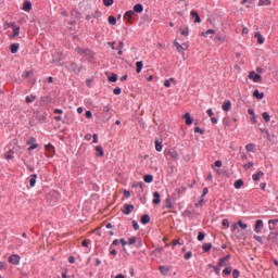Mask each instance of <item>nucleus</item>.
I'll return each instance as SVG.
<instances>
[{
    "label": "nucleus",
    "mask_w": 278,
    "mask_h": 278,
    "mask_svg": "<svg viewBox=\"0 0 278 278\" xmlns=\"http://www.w3.org/2000/svg\"><path fill=\"white\" fill-rule=\"evenodd\" d=\"M223 124L225 127H231V119H229V117H224Z\"/></svg>",
    "instance_id": "obj_45"
},
{
    "label": "nucleus",
    "mask_w": 278,
    "mask_h": 278,
    "mask_svg": "<svg viewBox=\"0 0 278 278\" xmlns=\"http://www.w3.org/2000/svg\"><path fill=\"white\" fill-rule=\"evenodd\" d=\"M192 257V251H189L185 254V260H190Z\"/></svg>",
    "instance_id": "obj_64"
},
{
    "label": "nucleus",
    "mask_w": 278,
    "mask_h": 278,
    "mask_svg": "<svg viewBox=\"0 0 278 278\" xmlns=\"http://www.w3.org/2000/svg\"><path fill=\"white\" fill-rule=\"evenodd\" d=\"M22 10L24 12H31V1L25 0Z\"/></svg>",
    "instance_id": "obj_16"
},
{
    "label": "nucleus",
    "mask_w": 278,
    "mask_h": 278,
    "mask_svg": "<svg viewBox=\"0 0 278 278\" xmlns=\"http://www.w3.org/2000/svg\"><path fill=\"white\" fill-rule=\"evenodd\" d=\"M242 186H244V180H242V179H238L233 184V188H236V190H240V188H242Z\"/></svg>",
    "instance_id": "obj_26"
},
{
    "label": "nucleus",
    "mask_w": 278,
    "mask_h": 278,
    "mask_svg": "<svg viewBox=\"0 0 278 278\" xmlns=\"http://www.w3.org/2000/svg\"><path fill=\"white\" fill-rule=\"evenodd\" d=\"M35 114H36L37 121L42 122L47 119V113H41L40 111H37Z\"/></svg>",
    "instance_id": "obj_20"
},
{
    "label": "nucleus",
    "mask_w": 278,
    "mask_h": 278,
    "mask_svg": "<svg viewBox=\"0 0 278 278\" xmlns=\"http://www.w3.org/2000/svg\"><path fill=\"white\" fill-rule=\"evenodd\" d=\"M109 81H111L112 84H116V81H118V75L112 73V74L109 76Z\"/></svg>",
    "instance_id": "obj_36"
},
{
    "label": "nucleus",
    "mask_w": 278,
    "mask_h": 278,
    "mask_svg": "<svg viewBox=\"0 0 278 278\" xmlns=\"http://www.w3.org/2000/svg\"><path fill=\"white\" fill-rule=\"evenodd\" d=\"M235 236L238 240H243L244 238V232H242V230L237 228V231L235 232Z\"/></svg>",
    "instance_id": "obj_35"
},
{
    "label": "nucleus",
    "mask_w": 278,
    "mask_h": 278,
    "mask_svg": "<svg viewBox=\"0 0 278 278\" xmlns=\"http://www.w3.org/2000/svg\"><path fill=\"white\" fill-rule=\"evenodd\" d=\"M31 75H34V71H25L22 75L23 79H27L28 77H31Z\"/></svg>",
    "instance_id": "obj_39"
},
{
    "label": "nucleus",
    "mask_w": 278,
    "mask_h": 278,
    "mask_svg": "<svg viewBox=\"0 0 278 278\" xmlns=\"http://www.w3.org/2000/svg\"><path fill=\"white\" fill-rule=\"evenodd\" d=\"M249 79H252V81H254L255 84H262V75L253 72H250L249 74Z\"/></svg>",
    "instance_id": "obj_3"
},
{
    "label": "nucleus",
    "mask_w": 278,
    "mask_h": 278,
    "mask_svg": "<svg viewBox=\"0 0 278 278\" xmlns=\"http://www.w3.org/2000/svg\"><path fill=\"white\" fill-rule=\"evenodd\" d=\"M260 177H264V172L258 170L256 174L252 175L253 181H260Z\"/></svg>",
    "instance_id": "obj_28"
},
{
    "label": "nucleus",
    "mask_w": 278,
    "mask_h": 278,
    "mask_svg": "<svg viewBox=\"0 0 278 278\" xmlns=\"http://www.w3.org/2000/svg\"><path fill=\"white\" fill-rule=\"evenodd\" d=\"M155 150L156 151H162V142H160V140H155Z\"/></svg>",
    "instance_id": "obj_50"
},
{
    "label": "nucleus",
    "mask_w": 278,
    "mask_h": 278,
    "mask_svg": "<svg viewBox=\"0 0 278 278\" xmlns=\"http://www.w3.org/2000/svg\"><path fill=\"white\" fill-rule=\"evenodd\" d=\"M164 247L156 248L154 251H152V255H155V253H163Z\"/></svg>",
    "instance_id": "obj_53"
},
{
    "label": "nucleus",
    "mask_w": 278,
    "mask_h": 278,
    "mask_svg": "<svg viewBox=\"0 0 278 278\" xmlns=\"http://www.w3.org/2000/svg\"><path fill=\"white\" fill-rule=\"evenodd\" d=\"M174 46L176 47L177 51L179 53H181L182 51H186V49H188V45L184 43V45H180L179 42L177 41H174Z\"/></svg>",
    "instance_id": "obj_13"
},
{
    "label": "nucleus",
    "mask_w": 278,
    "mask_h": 278,
    "mask_svg": "<svg viewBox=\"0 0 278 278\" xmlns=\"http://www.w3.org/2000/svg\"><path fill=\"white\" fill-rule=\"evenodd\" d=\"M103 5L110 8L111 5H114V0H103Z\"/></svg>",
    "instance_id": "obj_48"
},
{
    "label": "nucleus",
    "mask_w": 278,
    "mask_h": 278,
    "mask_svg": "<svg viewBox=\"0 0 278 278\" xmlns=\"http://www.w3.org/2000/svg\"><path fill=\"white\" fill-rule=\"evenodd\" d=\"M96 151H97V157H103V155H105V152L103 151V147L101 146H97L96 147Z\"/></svg>",
    "instance_id": "obj_23"
},
{
    "label": "nucleus",
    "mask_w": 278,
    "mask_h": 278,
    "mask_svg": "<svg viewBox=\"0 0 278 278\" xmlns=\"http://www.w3.org/2000/svg\"><path fill=\"white\" fill-rule=\"evenodd\" d=\"M238 226H239L241 229H247V227H249V225L242 223L241 219H239V222H238L237 224H232V225H231L232 231L238 230Z\"/></svg>",
    "instance_id": "obj_9"
},
{
    "label": "nucleus",
    "mask_w": 278,
    "mask_h": 278,
    "mask_svg": "<svg viewBox=\"0 0 278 278\" xmlns=\"http://www.w3.org/2000/svg\"><path fill=\"white\" fill-rule=\"evenodd\" d=\"M164 155H165V157H167V160H178V157H179V153H177V151H175V149L165 150Z\"/></svg>",
    "instance_id": "obj_2"
},
{
    "label": "nucleus",
    "mask_w": 278,
    "mask_h": 278,
    "mask_svg": "<svg viewBox=\"0 0 278 278\" xmlns=\"http://www.w3.org/2000/svg\"><path fill=\"white\" fill-rule=\"evenodd\" d=\"M198 240L199 242H203V240H205V233L203 231L198 232Z\"/></svg>",
    "instance_id": "obj_46"
},
{
    "label": "nucleus",
    "mask_w": 278,
    "mask_h": 278,
    "mask_svg": "<svg viewBox=\"0 0 278 278\" xmlns=\"http://www.w3.org/2000/svg\"><path fill=\"white\" fill-rule=\"evenodd\" d=\"M254 240H256V242H260V244H264V239H262V237L254 235Z\"/></svg>",
    "instance_id": "obj_55"
},
{
    "label": "nucleus",
    "mask_w": 278,
    "mask_h": 278,
    "mask_svg": "<svg viewBox=\"0 0 278 278\" xmlns=\"http://www.w3.org/2000/svg\"><path fill=\"white\" fill-rule=\"evenodd\" d=\"M232 277H233V278L240 277V270L233 269V270H232Z\"/></svg>",
    "instance_id": "obj_60"
},
{
    "label": "nucleus",
    "mask_w": 278,
    "mask_h": 278,
    "mask_svg": "<svg viewBox=\"0 0 278 278\" xmlns=\"http://www.w3.org/2000/svg\"><path fill=\"white\" fill-rule=\"evenodd\" d=\"M5 160H14V150H9L7 152Z\"/></svg>",
    "instance_id": "obj_41"
},
{
    "label": "nucleus",
    "mask_w": 278,
    "mask_h": 278,
    "mask_svg": "<svg viewBox=\"0 0 278 278\" xmlns=\"http://www.w3.org/2000/svg\"><path fill=\"white\" fill-rule=\"evenodd\" d=\"M143 181L146 184H153V175L147 174L146 176H143Z\"/></svg>",
    "instance_id": "obj_32"
},
{
    "label": "nucleus",
    "mask_w": 278,
    "mask_h": 278,
    "mask_svg": "<svg viewBox=\"0 0 278 278\" xmlns=\"http://www.w3.org/2000/svg\"><path fill=\"white\" fill-rule=\"evenodd\" d=\"M182 118L185 119L186 125H192V123H194V118L192 117V115H190L189 112L185 113Z\"/></svg>",
    "instance_id": "obj_10"
},
{
    "label": "nucleus",
    "mask_w": 278,
    "mask_h": 278,
    "mask_svg": "<svg viewBox=\"0 0 278 278\" xmlns=\"http://www.w3.org/2000/svg\"><path fill=\"white\" fill-rule=\"evenodd\" d=\"M9 263L14 264L15 266L21 263V256L18 254H12L9 257Z\"/></svg>",
    "instance_id": "obj_5"
},
{
    "label": "nucleus",
    "mask_w": 278,
    "mask_h": 278,
    "mask_svg": "<svg viewBox=\"0 0 278 278\" xmlns=\"http://www.w3.org/2000/svg\"><path fill=\"white\" fill-rule=\"evenodd\" d=\"M78 53H80V55H89V56H92V51H91L90 49L83 50V49H79V48H78Z\"/></svg>",
    "instance_id": "obj_31"
},
{
    "label": "nucleus",
    "mask_w": 278,
    "mask_h": 278,
    "mask_svg": "<svg viewBox=\"0 0 278 278\" xmlns=\"http://www.w3.org/2000/svg\"><path fill=\"white\" fill-rule=\"evenodd\" d=\"M258 5H270V0H258Z\"/></svg>",
    "instance_id": "obj_51"
},
{
    "label": "nucleus",
    "mask_w": 278,
    "mask_h": 278,
    "mask_svg": "<svg viewBox=\"0 0 278 278\" xmlns=\"http://www.w3.org/2000/svg\"><path fill=\"white\" fill-rule=\"evenodd\" d=\"M153 197H154V199H153L152 203L154 205H160V203H162V199H161L162 195L160 194V192H157V191L153 192Z\"/></svg>",
    "instance_id": "obj_12"
},
{
    "label": "nucleus",
    "mask_w": 278,
    "mask_h": 278,
    "mask_svg": "<svg viewBox=\"0 0 278 278\" xmlns=\"http://www.w3.org/2000/svg\"><path fill=\"white\" fill-rule=\"evenodd\" d=\"M253 97H254V99L262 101V99H264V92H260L258 89H255L253 92Z\"/></svg>",
    "instance_id": "obj_19"
},
{
    "label": "nucleus",
    "mask_w": 278,
    "mask_h": 278,
    "mask_svg": "<svg viewBox=\"0 0 278 278\" xmlns=\"http://www.w3.org/2000/svg\"><path fill=\"white\" fill-rule=\"evenodd\" d=\"M223 275H231V267H226V268L223 270Z\"/></svg>",
    "instance_id": "obj_59"
},
{
    "label": "nucleus",
    "mask_w": 278,
    "mask_h": 278,
    "mask_svg": "<svg viewBox=\"0 0 278 278\" xmlns=\"http://www.w3.org/2000/svg\"><path fill=\"white\" fill-rule=\"evenodd\" d=\"M159 270H160L161 275H164L166 277V276H168V273H170V266L161 265V266H159Z\"/></svg>",
    "instance_id": "obj_11"
},
{
    "label": "nucleus",
    "mask_w": 278,
    "mask_h": 278,
    "mask_svg": "<svg viewBox=\"0 0 278 278\" xmlns=\"http://www.w3.org/2000/svg\"><path fill=\"white\" fill-rule=\"evenodd\" d=\"M85 116L86 118H92V111H86Z\"/></svg>",
    "instance_id": "obj_63"
},
{
    "label": "nucleus",
    "mask_w": 278,
    "mask_h": 278,
    "mask_svg": "<svg viewBox=\"0 0 278 278\" xmlns=\"http://www.w3.org/2000/svg\"><path fill=\"white\" fill-rule=\"evenodd\" d=\"M132 210H135L134 204H124V210L122 211L123 214H125L126 216H129V214H131Z\"/></svg>",
    "instance_id": "obj_8"
},
{
    "label": "nucleus",
    "mask_w": 278,
    "mask_h": 278,
    "mask_svg": "<svg viewBox=\"0 0 278 278\" xmlns=\"http://www.w3.org/2000/svg\"><path fill=\"white\" fill-rule=\"evenodd\" d=\"M134 14H136L135 13V11L132 10H129V11H127L125 14H124V18L127 21V23H131L132 21H131V16H134Z\"/></svg>",
    "instance_id": "obj_17"
},
{
    "label": "nucleus",
    "mask_w": 278,
    "mask_h": 278,
    "mask_svg": "<svg viewBox=\"0 0 278 278\" xmlns=\"http://www.w3.org/2000/svg\"><path fill=\"white\" fill-rule=\"evenodd\" d=\"M182 216H184L185 218H190V216H192V212L189 211V210H186V211L182 213Z\"/></svg>",
    "instance_id": "obj_54"
},
{
    "label": "nucleus",
    "mask_w": 278,
    "mask_h": 278,
    "mask_svg": "<svg viewBox=\"0 0 278 278\" xmlns=\"http://www.w3.org/2000/svg\"><path fill=\"white\" fill-rule=\"evenodd\" d=\"M267 240L270 242V244H278V237L275 231L269 232Z\"/></svg>",
    "instance_id": "obj_7"
},
{
    "label": "nucleus",
    "mask_w": 278,
    "mask_h": 278,
    "mask_svg": "<svg viewBox=\"0 0 278 278\" xmlns=\"http://www.w3.org/2000/svg\"><path fill=\"white\" fill-rule=\"evenodd\" d=\"M121 92H123V90L121 89V87H116L114 90H113V93L118 96L121 94Z\"/></svg>",
    "instance_id": "obj_62"
},
{
    "label": "nucleus",
    "mask_w": 278,
    "mask_h": 278,
    "mask_svg": "<svg viewBox=\"0 0 278 278\" xmlns=\"http://www.w3.org/2000/svg\"><path fill=\"white\" fill-rule=\"evenodd\" d=\"M179 31H180L181 36H188V34H190V29L188 27L179 28Z\"/></svg>",
    "instance_id": "obj_44"
},
{
    "label": "nucleus",
    "mask_w": 278,
    "mask_h": 278,
    "mask_svg": "<svg viewBox=\"0 0 278 278\" xmlns=\"http://www.w3.org/2000/svg\"><path fill=\"white\" fill-rule=\"evenodd\" d=\"M228 260H231V254H228L222 258H219V262L217 263V266L223 267L226 266V262H228Z\"/></svg>",
    "instance_id": "obj_14"
},
{
    "label": "nucleus",
    "mask_w": 278,
    "mask_h": 278,
    "mask_svg": "<svg viewBox=\"0 0 278 278\" xmlns=\"http://www.w3.org/2000/svg\"><path fill=\"white\" fill-rule=\"evenodd\" d=\"M191 16H192V18H194V23H201V16L199 15V12H197V11H191Z\"/></svg>",
    "instance_id": "obj_22"
},
{
    "label": "nucleus",
    "mask_w": 278,
    "mask_h": 278,
    "mask_svg": "<svg viewBox=\"0 0 278 278\" xmlns=\"http://www.w3.org/2000/svg\"><path fill=\"white\" fill-rule=\"evenodd\" d=\"M81 14V12L80 11H78V10H72L71 11V16L73 17V18H79V15Z\"/></svg>",
    "instance_id": "obj_40"
},
{
    "label": "nucleus",
    "mask_w": 278,
    "mask_h": 278,
    "mask_svg": "<svg viewBox=\"0 0 278 278\" xmlns=\"http://www.w3.org/2000/svg\"><path fill=\"white\" fill-rule=\"evenodd\" d=\"M262 229H264V222L262 219H257L254 227L255 233H261Z\"/></svg>",
    "instance_id": "obj_6"
},
{
    "label": "nucleus",
    "mask_w": 278,
    "mask_h": 278,
    "mask_svg": "<svg viewBox=\"0 0 278 278\" xmlns=\"http://www.w3.org/2000/svg\"><path fill=\"white\" fill-rule=\"evenodd\" d=\"M140 223L142 225H149L151 223V216H149V214H143L141 216Z\"/></svg>",
    "instance_id": "obj_15"
},
{
    "label": "nucleus",
    "mask_w": 278,
    "mask_h": 278,
    "mask_svg": "<svg viewBox=\"0 0 278 278\" xmlns=\"http://www.w3.org/2000/svg\"><path fill=\"white\" fill-rule=\"evenodd\" d=\"M34 101H36V96L26 97V103H34Z\"/></svg>",
    "instance_id": "obj_49"
},
{
    "label": "nucleus",
    "mask_w": 278,
    "mask_h": 278,
    "mask_svg": "<svg viewBox=\"0 0 278 278\" xmlns=\"http://www.w3.org/2000/svg\"><path fill=\"white\" fill-rule=\"evenodd\" d=\"M254 38H257V43L258 45H264V37L262 36V33L257 31L254 34Z\"/></svg>",
    "instance_id": "obj_25"
},
{
    "label": "nucleus",
    "mask_w": 278,
    "mask_h": 278,
    "mask_svg": "<svg viewBox=\"0 0 278 278\" xmlns=\"http://www.w3.org/2000/svg\"><path fill=\"white\" fill-rule=\"evenodd\" d=\"M262 116L265 119V123H270V114H268V112H263Z\"/></svg>",
    "instance_id": "obj_43"
},
{
    "label": "nucleus",
    "mask_w": 278,
    "mask_h": 278,
    "mask_svg": "<svg viewBox=\"0 0 278 278\" xmlns=\"http://www.w3.org/2000/svg\"><path fill=\"white\" fill-rule=\"evenodd\" d=\"M136 240H137L136 237H130V238L128 239L127 244H136Z\"/></svg>",
    "instance_id": "obj_61"
},
{
    "label": "nucleus",
    "mask_w": 278,
    "mask_h": 278,
    "mask_svg": "<svg viewBox=\"0 0 278 278\" xmlns=\"http://www.w3.org/2000/svg\"><path fill=\"white\" fill-rule=\"evenodd\" d=\"M202 250L204 253H210V251H212V243H204Z\"/></svg>",
    "instance_id": "obj_33"
},
{
    "label": "nucleus",
    "mask_w": 278,
    "mask_h": 278,
    "mask_svg": "<svg viewBox=\"0 0 278 278\" xmlns=\"http://www.w3.org/2000/svg\"><path fill=\"white\" fill-rule=\"evenodd\" d=\"M132 228L135 229V231H138V229H140V225H138L137 220H132Z\"/></svg>",
    "instance_id": "obj_57"
},
{
    "label": "nucleus",
    "mask_w": 278,
    "mask_h": 278,
    "mask_svg": "<svg viewBox=\"0 0 278 278\" xmlns=\"http://www.w3.org/2000/svg\"><path fill=\"white\" fill-rule=\"evenodd\" d=\"M88 8V3L80 2L79 3V10L80 12H86V9Z\"/></svg>",
    "instance_id": "obj_47"
},
{
    "label": "nucleus",
    "mask_w": 278,
    "mask_h": 278,
    "mask_svg": "<svg viewBox=\"0 0 278 278\" xmlns=\"http://www.w3.org/2000/svg\"><path fill=\"white\" fill-rule=\"evenodd\" d=\"M38 179V175L37 174H31L30 175V179H29V186L30 188H34V186H36V180Z\"/></svg>",
    "instance_id": "obj_24"
},
{
    "label": "nucleus",
    "mask_w": 278,
    "mask_h": 278,
    "mask_svg": "<svg viewBox=\"0 0 278 278\" xmlns=\"http://www.w3.org/2000/svg\"><path fill=\"white\" fill-rule=\"evenodd\" d=\"M143 10H144V7L142 4H140V3H137V4L134 5V10L132 11L136 14H141V12H143Z\"/></svg>",
    "instance_id": "obj_18"
},
{
    "label": "nucleus",
    "mask_w": 278,
    "mask_h": 278,
    "mask_svg": "<svg viewBox=\"0 0 278 278\" xmlns=\"http://www.w3.org/2000/svg\"><path fill=\"white\" fill-rule=\"evenodd\" d=\"M109 23H110V25H115L116 18L113 15L109 16Z\"/></svg>",
    "instance_id": "obj_56"
},
{
    "label": "nucleus",
    "mask_w": 278,
    "mask_h": 278,
    "mask_svg": "<svg viewBox=\"0 0 278 278\" xmlns=\"http://www.w3.org/2000/svg\"><path fill=\"white\" fill-rule=\"evenodd\" d=\"M245 151H248V153H255V143H249L245 146Z\"/></svg>",
    "instance_id": "obj_29"
},
{
    "label": "nucleus",
    "mask_w": 278,
    "mask_h": 278,
    "mask_svg": "<svg viewBox=\"0 0 278 278\" xmlns=\"http://www.w3.org/2000/svg\"><path fill=\"white\" fill-rule=\"evenodd\" d=\"M254 163L253 162H249L248 164L243 165V168H245V170H249V168H253Z\"/></svg>",
    "instance_id": "obj_58"
},
{
    "label": "nucleus",
    "mask_w": 278,
    "mask_h": 278,
    "mask_svg": "<svg viewBox=\"0 0 278 278\" xmlns=\"http://www.w3.org/2000/svg\"><path fill=\"white\" fill-rule=\"evenodd\" d=\"M222 110L224 112H229L231 110V101L227 100L224 102Z\"/></svg>",
    "instance_id": "obj_21"
},
{
    "label": "nucleus",
    "mask_w": 278,
    "mask_h": 278,
    "mask_svg": "<svg viewBox=\"0 0 278 278\" xmlns=\"http://www.w3.org/2000/svg\"><path fill=\"white\" fill-rule=\"evenodd\" d=\"M18 34H21V27L15 26L13 28V34L11 35V38H16V36H18Z\"/></svg>",
    "instance_id": "obj_37"
},
{
    "label": "nucleus",
    "mask_w": 278,
    "mask_h": 278,
    "mask_svg": "<svg viewBox=\"0 0 278 278\" xmlns=\"http://www.w3.org/2000/svg\"><path fill=\"white\" fill-rule=\"evenodd\" d=\"M194 132H195V134H200L201 136H203V134H205V130L202 129L201 127H195V128H194Z\"/></svg>",
    "instance_id": "obj_52"
},
{
    "label": "nucleus",
    "mask_w": 278,
    "mask_h": 278,
    "mask_svg": "<svg viewBox=\"0 0 278 278\" xmlns=\"http://www.w3.org/2000/svg\"><path fill=\"white\" fill-rule=\"evenodd\" d=\"M66 68L70 73H74L75 75H79V73H81V65L75 62H72Z\"/></svg>",
    "instance_id": "obj_1"
},
{
    "label": "nucleus",
    "mask_w": 278,
    "mask_h": 278,
    "mask_svg": "<svg viewBox=\"0 0 278 278\" xmlns=\"http://www.w3.org/2000/svg\"><path fill=\"white\" fill-rule=\"evenodd\" d=\"M143 66H144V63L142 61H138L136 63V73H138V74L142 73Z\"/></svg>",
    "instance_id": "obj_27"
},
{
    "label": "nucleus",
    "mask_w": 278,
    "mask_h": 278,
    "mask_svg": "<svg viewBox=\"0 0 278 278\" xmlns=\"http://www.w3.org/2000/svg\"><path fill=\"white\" fill-rule=\"evenodd\" d=\"M45 149H46L49 157H53V155H55V147H53V144L48 143L45 146Z\"/></svg>",
    "instance_id": "obj_4"
},
{
    "label": "nucleus",
    "mask_w": 278,
    "mask_h": 278,
    "mask_svg": "<svg viewBox=\"0 0 278 278\" xmlns=\"http://www.w3.org/2000/svg\"><path fill=\"white\" fill-rule=\"evenodd\" d=\"M210 34H216V30L210 28L206 31L201 33V35L204 36L205 38H207V36H210Z\"/></svg>",
    "instance_id": "obj_42"
},
{
    "label": "nucleus",
    "mask_w": 278,
    "mask_h": 278,
    "mask_svg": "<svg viewBox=\"0 0 278 278\" xmlns=\"http://www.w3.org/2000/svg\"><path fill=\"white\" fill-rule=\"evenodd\" d=\"M18 47H21V45H18V43H12L11 46H10V51H11V53H18Z\"/></svg>",
    "instance_id": "obj_30"
},
{
    "label": "nucleus",
    "mask_w": 278,
    "mask_h": 278,
    "mask_svg": "<svg viewBox=\"0 0 278 278\" xmlns=\"http://www.w3.org/2000/svg\"><path fill=\"white\" fill-rule=\"evenodd\" d=\"M42 103H46V105H49L53 101V98L51 96H45L41 98Z\"/></svg>",
    "instance_id": "obj_34"
},
{
    "label": "nucleus",
    "mask_w": 278,
    "mask_h": 278,
    "mask_svg": "<svg viewBox=\"0 0 278 278\" xmlns=\"http://www.w3.org/2000/svg\"><path fill=\"white\" fill-rule=\"evenodd\" d=\"M165 203V207H167V210H173V202L170 201V195L166 198Z\"/></svg>",
    "instance_id": "obj_38"
}]
</instances>
